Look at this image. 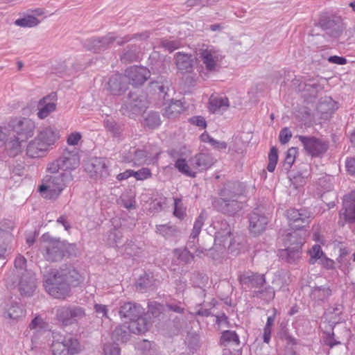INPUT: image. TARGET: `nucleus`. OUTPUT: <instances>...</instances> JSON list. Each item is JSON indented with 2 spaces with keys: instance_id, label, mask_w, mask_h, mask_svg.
Returning a JSON list of instances; mask_svg holds the SVG:
<instances>
[{
  "instance_id": "nucleus-1",
  "label": "nucleus",
  "mask_w": 355,
  "mask_h": 355,
  "mask_svg": "<svg viewBox=\"0 0 355 355\" xmlns=\"http://www.w3.org/2000/svg\"><path fill=\"white\" fill-rule=\"evenodd\" d=\"M35 129V122L28 118L13 121L12 130L0 127V157H15L21 153L24 143L33 136Z\"/></svg>"
},
{
  "instance_id": "nucleus-2",
  "label": "nucleus",
  "mask_w": 355,
  "mask_h": 355,
  "mask_svg": "<svg viewBox=\"0 0 355 355\" xmlns=\"http://www.w3.org/2000/svg\"><path fill=\"white\" fill-rule=\"evenodd\" d=\"M245 187L239 182H230L221 189L218 201L220 211L228 215H234L242 208L239 198L244 194Z\"/></svg>"
},
{
  "instance_id": "nucleus-3",
  "label": "nucleus",
  "mask_w": 355,
  "mask_h": 355,
  "mask_svg": "<svg viewBox=\"0 0 355 355\" xmlns=\"http://www.w3.org/2000/svg\"><path fill=\"white\" fill-rule=\"evenodd\" d=\"M49 173L50 175H46L44 178L38 191L44 198L55 200L61 194L66 184L72 180V175L69 173L60 171Z\"/></svg>"
},
{
  "instance_id": "nucleus-4",
  "label": "nucleus",
  "mask_w": 355,
  "mask_h": 355,
  "mask_svg": "<svg viewBox=\"0 0 355 355\" xmlns=\"http://www.w3.org/2000/svg\"><path fill=\"white\" fill-rule=\"evenodd\" d=\"M159 151L151 145L141 147H133L129 150L128 155L124 157V160L133 163L134 166L151 164L157 162Z\"/></svg>"
},
{
  "instance_id": "nucleus-5",
  "label": "nucleus",
  "mask_w": 355,
  "mask_h": 355,
  "mask_svg": "<svg viewBox=\"0 0 355 355\" xmlns=\"http://www.w3.org/2000/svg\"><path fill=\"white\" fill-rule=\"evenodd\" d=\"M79 164L80 157L78 151L66 148L58 159L49 163L46 171L71 173V171L78 168Z\"/></svg>"
},
{
  "instance_id": "nucleus-6",
  "label": "nucleus",
  "mask_w": 355,
  "mask_h": 355,
  "mask_svg": "<svg viewBox=\"0 0 355 355\" xmlns=\"http://www.w3.org/2000/svg\"><path fill=\"white\" fill-rule=\"evenodd\" d=\"M40 248L44 257L47 261L55 262L60 261L63 258L67 245L64 242L44 234L41 237Z\"/></svg>"
},
{
  "instance_id": "nucleus-7",
  "label": "nucleus",
  "mask_w": 355,
  "mask_h": 355,
  "mask_svg": "<svg viewBox=\"0 0 355 355\" xmlns=\"http://www.w3.org/2000/svg\"><path fill=\"white\" fill-rule=\"evenodd\" d=\"M44 286L49 295L55 298H64L70 292L69 283L57 271L45 275Z\"/></svg>"
},
{
  "instance_id": "nucleus-8",
  "label": "nucleus",
  "mask_w": 355,
  "mask_h": 355,
  "mask_svg": "<svg viewBox=\"0 0 355 355\" xmlns=\"http://www.w3.org/2000/svg\"><path fill=\"white\" fill-rule=\"evenodd\" d=\"M198 55L207 71L216 72L219 70L223 55L218 49L203 44L199 49Z\"/></svg>"
},
{
  "instance_id": "nucleus-9",
  "label": "nucleus",
  "mask_w": 355,
  "mask_h": 355,
  "mask_svg": "<svg viewBox=\"0 0 355 355\" xmlns=\"http://www.w3.org/2000/svg\"><path fill=\"white\" fill-rule=\"evenodd\" d=\"M148 37L149 33L147 32L142 33L140 34H135L132 37L126 35L124 37H119L116 36L114 33H110L105 37L92 39L90 41L91 48L95 52H99L106 49L107 47L110 46V44H112L114 42H116L118 45H122L124 43L130 41L133 37H139L141 39L145 40Z\"/></svg>"
},
{
  "instance_id": "nucleus-10",
  "label": "nucleus",
  "mask_w": 355,
  "mask_h": 355,
  "mask_svg": "<svg viewBox=\"0 0 355 355\" xmlns=\"http://www.w3.org/2000/svg\"><path fill=\"white\" fill-rule=\"evenodd\" d=\"M56 319L64 326L77 323L86 316L85 310L79 306L58 307L55 311Z\"/></svg>"
},
{
  "instance_id": "nucleus-11",
  "label": "nucleus",
  "mask_w": 355,
  "mask_h": 355,
  "mask_svg": "<svg viewBox=\"0 0 355 355\" xmlns=\"http://www.w3.org/2000/svg\"><path fill=\"white\" fill-rule=\"evenodd\" d=\"M306 152L312 157H320L326 153L329 144L315 137L298 136Z\"/></svg>"
},
{
  "instance_id": "nucleus-12",
  "label": "nucleus",
  "mask_w": 355,
  "mask_h": 355,
  "mask_svg": "<svg viewBox=\"0 0 355 355\" xmlns=\"http://www.w3.org/2000/svg\"><path fill=\"white\" fill-rule=\"evenodd\" d=\"M147 101L144 96H139L136 93L130 92L126 102L121 106V112L129 116L138 114L146 110Z\"/></svg>"
},
{
  "instance_id": "nucleus-13",
  "label": "nucleus",
  "mask_w": 355,
  "mask_h": 355,
  "mask_svg": "<svg viewBox=\"0 0 355 355\" xmlns=\"http://www.w3.org/2000/svg\"><path fill=\"white\" fill-rule=\"evenodd\" d=\"M85 170L95 178H104L109 175L106 160L101 157L90 159L85 165Z\"/></svg>"
},
{
  "instance_id": "nucleus-14",
  "label": "nucleus",
  "mask_w": 355,
  "mask_h": 355,
  "mask_svg": "<svg viewBox=\"0 0 355 355\" xmlns=\"http://www.w3.org/2000/svg\"><path fill=\"white\" fill-rule=\"evenodd\" d=\"M286 216L291 228L300 230L309 224L310 213L306 209H290L286 211Z\"/></svg>"
},
{
  "instance_id": "nucleus-15",
  "label": "nucleus",
  "mask_w": 355,
  "mask_h": 355,
  "mask_svg": "<svg viewBox=\"0 0 355 355\" xmlns=\"http://www.w3.org/2000/svg\"><path fill=\"white\" fill-rule=\"evenodd\" d=\"M57 106V95L55 92L41 98L37 104V116L40 119H44L55 112Z\"/></svg>"
},
{
  "instance_id": "nucleus-16",
  "label": "nucleus",
  "mask_w": 355,
  "mask_h": 355,
  "mask_svg": "<svg viewBox=\"0 0 355 355\" xmlns=\"http://www.w3.org/2000/svg\"><path fill=\"white\" fill-rule=\"evenodd\" d=\"M127 80H130L132 85L139 86L143 85L150 76V71L144 67L132 66L126 69Z\"/></svg>"
},
{
  "instance_id": "nucleus-17",
  "label": "nucleus",
  "mask_w": 355,
  "mask_h": 355,
  "mask_svg": "<svg viewBox=\"0 0 355 355\" xmlns=\"http://www.w3.org/2000/svg\"><path fill=\"white\" fill-rule=\"evenodd\" d=\"M239 282L241 285L245 286L248 288H255L260 290L266 284V277L263 274L247 271L239 277Z\"/></svg>"
},
{
  "instance_id": "nucleus-18",
  "label": "nucleus",
  "mask_w": 355,
  "mask_h": 355,
  "mask_svg": "<svg viewBox=\"0 0 355 355\" xmlns=\"http://www.w3.org/2000/svg\"><path fill=\"white\" fill-rule=\"evenodd\" d=\"M340 215L344 217L346 222L355 223V190L344 196Z\"/></svg>"
},
{
  "instance_id": "nucleus-19",
  "label": "nucleus",
  "mask_w": 355,
  "mask_h": 355,
  "mask_svg": "<svg viewBox=\"0 0 355 355\" xmlns=\"http://www.w3.org/2000/svg\"><path fill=\"white\" fill-rule=\"evenodd\" d=\"M36 138L49 150L59 139V131L50 126L44 127L38 132Z\"/></svg>"
},
{
  "instance_id": "nucleus-20",
  "label": "nucleus",
  "mask_w": 355,
  "mask_h": 355,
  "mask_svg": "<svg viewBox=\"0 0 355 355\" xmlns=\"http://www.w3.org/2000/svg\"><path fill=\"white\" fill-rule=\"evenodd\" d=\"M230 107L227 97L223 95L212 94L209 99V110L213 114H223Z\"/></svg>"
},
{
  "instance_id": "nucleus-21",
  "label": "nucleus",
  "mask_w": 355,
  "mask_h": 355,
  "mask_svg": "<svg viewBox=\"0 0 355 355\" xmlns=\"http://www.w3.org/2000/svg\"><path fill=\"white\" fill-rule=\"evenodd\" d=\"M128 88L126 76L121 74L112 76L108 81V89L113 95H121Z\"/></svg>"
},
{
  "instance_id": "nucleus-22",
  "label": "nucleus",
  "mask_w": 355,
  "mask_h": 355,
  "mask_svg": "<svg viewBox=\"0 0 355 355\" xmlns=\"http://www.w3.org/2000/svg\"><path fill=\"white\" fill-rule=\"evenodd\" d=\"M223 227L216 232L215 244L223 245L224 248H233L234 239L232 238L231 227L227 223L221 224Z\"/></svg>"
},
{
  "instance_id": "nucleus-23",
  "label": "nucleus",
  "mask_w": 355,
  "mask_h": 355,
  "mask_svg": "<svg viewBox=\"0 0 355 355\" xmlns=\"http://www.w3.org/2000/svg\"><path fill=\"white\" fill-rule=\"evenodd\" d=\"M214 162V158L209 153H199L189 159L191 165L196 169V173L210 168Z\"/></svg>"
},
{
  "instance_id": "nucleus-24",
  "label": "nucleus",
  "mask_w": 355,
  "mask_h": 355,
  "mask_svg": "<svg viewBox=\"0 0 355 355\" xmlns=\"http://www.w3.org/2000/svg\"><path fill=\"white\" fill-rule=\"evenodd\" d=\"M35 287V277L34 274L30 271L26 270L22 273L19 283V289L21 294L29 296L33 294Z\"/></svg>"
},
{
  "instance_id": "nucleus-25",
  "label": "nucleus",
  "mask_w": 355,
  "mask_h": 355,
  "mask_svg": "<svg viewBox=\"0 0 355 355\" xmlns=\"http://www.w3.org/2000/svg\"><path fill=\"white\" fill-rule=\"evenodd\" d=\"M57 272L70 286H76L82 281V276L72 266H64Z\"/></svg>"
},
{
  "instance_id": "nucleus-26",
  "label": "nucleus",
  "mask_w": 355,
  "mask_h": 355,
  "mask_svg": "<svg viewBox=\"0 0 355 355\" xmlns=\"http://www.w3.org/2000/svg\"><path fill=\"white\" fill-rule=\"evenodd\" d=\"M141 313V306L131 302H124L121 304L119 311L121 318L128 319L130 321L139 316Z\"/></svg>"
},
{
  "instance_id": "nucleus-27",
  "label": "nucleus",
  "mask_w": 355,
  "mask_h": 355,
  "mask_svg": "<svg viewBox=\"0 0 355 355\" xmlns=\"http://www.w3.org/2000/svg\"><path fill=\"white\" fill-rule=\"evenodd\" d=\"M249 229L254 234H259L263 232L268 223V218L258 213L254 212L250 214Z\"/></svg>"
},
{
  "instance_id": "nucleus-28",
  "label": "nucleus",
  "mask_w": 355,
  "mask_h": 355,
  "mask_svg": "<svg viewBox=\"0 0 355 355\" xmlns=\"http://www.w3.org/2000/svg\"><path fill=\"white\" fill-rule=\"evenodd\" d=\"M175 64L178 69L182 73H191L193 69V60L192 55L182 52H178L175 55Z\"/></svg>"
},
{
  "instance_id": "nucleus-29",
  "label": "nucleus",
  "mask_w": 355,
  "mask_h": 355,
  "mask_svg": "<svg viewBox=\"0 0 355 355\" xmlns=\"http://www.w3.org/2000/svg\"><path fill=\"white\" fill-rule=\"evenodd\" d=\"M206 218L207 215L205 211L203 210L201 211V213L194 222L193 227L187 243L189 248H193L194 247H196V244L198 241V236L201 232V229L204 225Z\"/></svg>"
},
{
  "instance_id": "nucleus-30",
  "label": "nucleus",
  "mask_w": 355,
  "mask_h": 355,
  "mask_svg": "<svg viewBox=\"0 0 355 355\" xmlns=\"http://www.w3.org/2000/svg\"><path fill=\"white\" fill-rule=\"evenodd\" d=\"M300 241L295 246H286V248L279 250L280 258L288 263H293L300 259L301 255Z\"/></svg>"
},
{
  "instance_id": "nucleus-31",
  "label": "nucleus",
  "mask_w": 355,
  "mask_h": 355,
  "mask_svg": "<svg viewBox=\"0 0 355 355\" xmlns=\"http://www.w3.org/2000/svg\"><path fill=\"white\" fill-rule=\"evenodd\" d=\"M47 151L36 137L26 146V155L31 158L42 157Z\"/></svg>"
},
{
  "instance_id": "nucleus-32",
  "label": "nucleus",
  "mask_w": 355,
  "mask_h": 355,
  "mask_svg": "<svg viewBox=\"0 0 355 355\" xmlns=\"http://www.w3.org/2000/svg\"><path fill=\"white\" fill-rule=\"evenodd\" d=\"M150 323L146 320V318L138 316L130 320L128 329L131 333L135 334H144L148 330Z\"/></svg>"
},
{
  "instance_id": "nucleus-33",
  "label": "nucleus",
  "mask_w": 355,
  "mask_h": 355,
  "mask_svg": "<svg viewBox=\"0 0 355 355\" xmlns=\"http://www.w3.org/2000/svg\"><path fill=\"white\" fill-rule=\"evenodd\" d=\"M155 232L166 239H171L177 237L180 234V230L177 226L168 223L164 225H157Z\"/></svg>"
},
{
  "instance_id": "nucleus-34",
  "label": "nucleus",
  "mask_w": 355,
  "mask_h": 355,
  "mask_svg": "<svg viewBox=\"0 0 355 355\" xmlns=\"http://www.w3.org/2000/svg\"><path fill=\"white\" fill-rule=\"evenodd\" d=\"M331 295V290L329 286H315L311 289L310 297L315 301H324Z\"/></svg>"
},
{
  "instance_id": "nucleus-35",
  "label": "nucleus",
  "mask_w": 355,
  "mask_h": 355,
  "mask_svg": "<svg viewBox=\"0 0 355 355\" xmlns=\"http://www.w3.org/2000/svg\"><path fill=\"white\" fill-rule=\"evenodd\" d=\"M292 85L295 87V89L298 92H307L310 96H315L320 85L317 83H304L300 82L299 79H294L292 80Z\"/></svg>"
},
{
  "instance_id": "nucleus-36",
  "label": "nucleus",
  "mask_w": 355,
  "mask_h": 355,
  "mask_svg": "<svg viewBox=\"0 0 355 355\" xmlns=\"http://www.w3.org/2000/svg\"><path fill=\"white\" fill-rule=\"evenodd\" d=\"M220 343L225 347H238L240 345L239 336L234 331H224L220 338Z\"/></svg>"
},
{
  "instance_id": "nucleus-37",
  "label": "nucleus",
  "mask_w": 355,
  "mask_h": 355,
  "mask_svg": "<svg viewBox=\"0 0 355 355\" xmlns=\"http://www.w3.org/2000/svg\"><path fill=\"white\" fill-rule=\"evenodd\" d=\"M175 167L182 174L194 178L196 175V169L191 165L187 164L184 159H178L175 163Z\"/></svg>"
},
{
  "instance_id": "nucleus-38",
  "label": "nucleus",
  "mask_w": 355,
  "mask_h": 355,
  "mask_svg": "<svg viewBox=\"0 0 355 355\" xmlns=\"http://www.w3.org/2000/svg\"><path fill=\"white\" fill-rule=\"evenodd\" d=\"M305 232H300L297 231H293L286 234L284 239V243L286 246H295L297 243L300 241V247L302 246L304 241Z\"/></svg>"
},
{
  "instance_id": "nucleus-39",
  "label": "nucleus",
  "mask_w": 355,
  "mask_h": 355,
  "mask_svg": "<svg viewBox=\"0 0 355 355\" xmlns=\"http://www.w3.org/2000/svg\"><path fill=\"white\" fill-rule=\"evenodd\" d=\"M68 352V355L78 354L81 351V345L78 339L73 336H68L62 340Z\"/></svg>"
},
{
  "instance_id": "nucleus-40",
  "label": "nucleus",
  "mask_w": 355,
  "mask_h": 355,
  "mask_svg": "<svg viewBox=\"0 0 355 355\" xmlns=\"http://www.w3.org/2000/svg\"><path fill=\"white\" fill-rule=\"evenodd\" d=\"M25 315V311L19 303H13L4 313V317L10 320H17Z\"/></svg>"
},
{
  "instance_id": "nucleus-41",
  "label": "nucleus",
  "mask_w": 355,
  "mask_h": 355,
  "mask_svg": "<svg viewBox=\"0 0 355 355\" xmlns=\"http://www.w3.org/2000/svg\"><path fill=\"white\" fill-rule=\"evenodd\" d=\"M130 333H131V331H129L128 327L120 326L114 330L112 337L115 341L125 343L129 339Z\"/></svg>"
},
{
  "instance_id": "nucleus-42",
  "label": "nucleus",
  "mask_w": 355,
  "mask_h": 355,
  "mask_svg": "<svg viewBox=\"0 0 355 355\" xmlns=\"http://www.w3.org/2000/svg\"><path fill=\"white\" fill-rule=\"evenodd\" d=\"M181 110V103L179 101H175L164 109L163 115L167 118H175L180 113Z\"/></svg>"
},
{
  "instance_id": "nucleus-43",
  "label": "nucleus",
  "mask_w": 355,
  "mask_h": 355,
  "mask_svg": "<svg viewBox=\"0 0 355 355\" xmlns=\"http://www.w3.org/2000/svg\"><path fill=\"white\" fill-rule=\"evenodd\" d=\"M40 23V21L37 18L32 15H27L23 18L18 19L15 21V24L17 26L28 28L36 26Z\"/></svg>"
},
{
  "instance_id": "nucleus-44",
  "label": "nucleus",
  "mask_w": 355,
  "mask_h": 355,
  "mask_svg": "<svg viewBox=\"0 0 355 355\" xmlns=\"http://www.w3.org/2000/svg\"><path fill=\"white\" fill-rule=\"evenodd\" d=\"M104 124L107 130L110 132L114 137H119L121 135L123 128L119 123L113 120L107 119L104 121Z\"/></svg>"
},
{
  "instance_id": "nucleus-45",
  "label": "nucleus",
  "mask_w": 355,
  "mask_h": 355,
  "mask_svg": "<svg viewBox=\"0 0 355 355\" xmlns=\"http://www.w3.org/2000/svg\"><path fill=\"white\" fill-rule=\"evenodd\" d=\"M139 51L136 46H131L125 50L121 59L123 62H130L137 60L139 58Z\"/></svg>"
},
{
  "instance_id": "nucleus-46",
  "label": "nucleus",
  "mask_w": 355,
  "mask_h": 355,
  "mask_svg": "<svg viewBox=\"0 0 355 355\" xmlns=\"http://www.w3.org/2000/svg\"><path fill=\"white\" fill-rule=\"evenodd\" d=\"M161 123L159 115L157 112H150L144 119L145 125L155 128L159 125Z\"/></svg>"
},
{
  "instance_id": "nucleus-47",
  "label": "nucleus",
  "mask_w": 355,
  "mask_h": 355,
  "mask_svg": "<svg viewBox=\"0 0 355 355\" xmlns=\"http://www.w3.org/2000/svg\"><path fill=\"white\" fill-rule=\"evenodd\" d=\"M297 153V148L292 147L289 148L286 153L284 162V167L286 170L289 171L294 163Z\"/></svg>"
},
{
  "instance_id": "nucleus-48",
  "label": "nucleus",
  "mask_w": 355,
  "mask_h": 355,
  "mask_svg": "<svg viewBox=\"0 0 355 355\" xmlns=\"http://www.w3.org/2000/svg\"><path fill=\"white\" fill-rule=\"evenodd\" d=\"M174 254L178 260L185 263H190L193 259V254L187 249H176Z\"/></svg>"
},
{
  "instance_id": "nucleus-49",
  "label": "nucleus",
  "mask_w": 355,
  "mask_h": 355,
  "mask_svg": "<svg viewBox=\"0 0 355 355\" xmlns=\"http://www.w3.org/2000/svg\"><path fill=\"white\" fill-rule=\"evenodd\" d=\"M122 236L121 230L114 228L108 235V242L110 245L118 247L121 243Z\"/></svg>"
},
{
  "instance_id": "nucleus-50",
  "label": "nucleus",
  "mask_w": 355,
  "mask_h": 355,
  "mask_svg": "<svg viewBox=\"0 0 355 355\" xmlns=\"http://www.w3.org/2000/svg\"><path fill=\"white\" fill-rule=\"evenodd\" d=\"M254 296L270 300L275 297V291L271 286H268L266 287L264 290L260 289L255 291Z\"/></svg>"
},
{
  "instance_id": "nucleus-51",
  "label": "nucleus",
  "mask_w": 355,
  "mask_h": 355,
  "mask_svg": "<svg viewBox=\"0 0 355 355\" xmlns=\"http://www.w3.org/2000/svg\"><path fill=\"white\" fill-rule=\"evenodd\" d=\"M148 307V313L155 318L159 317L161 313L166 311L163 305L156 302H149Z\"/></svg>"
},
{
  "instance_id": "nucleus-52",
  "label": "nucleus",
  "mask_w": 355,
  "mask_h": 355,
  "mask_svg": "<svg viewBox=\"0 0 355 355\" xmlns=\"http://www.w3.org/2000/svg\"><path fill=\"white\" fill-rule=\"evenodd\" d=\"M173 214L175 217L182 219L186 215V208L184 207L180 198L174 199Z\"/></svg>"
},
{
  "instance_id": "nucleus-53",
  "label": "nucleus",
  "mask_w": 355,
  "mask_h": 355,
  "mask_svg": "<svg viewBox=\"0 0 355 355\" xmlns=\"http://www.w3.org/2000/svg\"><path fill=\"white\" fill-rule=\"evenodd\" d=\"M278 160L277 150L275 147L271 148L268 155V164L267 169L269 172H273Z\"/></svg>"
},
{
  "instance_id": "nucleus-54",
  "label": "nucleus",
  "mask_w": 355,
  "mask_h": 355,
  "mask_svg": "<svg viewBox=\"0 0 355 355\" xmlns=\"http://www.w3.org/2000/svg\"><path fill=\"white\" fill-rule=\"evenodd\" d=\"M52 355H68V352L63 342H53L51 345Z\"/></svg>"
},
{
  "instance_id": "nucleus-55",
  "label": "nucleus",
  "mask_w": 355,
  "mask_h": 355,
  "mask_svg": "<svg viewBox=\"0 0 355 355\" xmlns=\"http://www.w3.org/2000/svg\"><path fill=\"white\" fill-rule=\"evenodd\" d=\"M311 263H314L317 260H320L324 256L321 247L319 245H314L309 251Z\"/></svg>"
},
{
  "instance_id": "nucleus-56",
  "label": "nucleus",
  "mask_w": 355,
  "mask_h": 355,
  "mask_svg": "<svg viewBox=\"0 0 355 355\" xmlns=\"http://www.w3.org/2000/svg\"><path fill=\"white\" fill-rule=\"evenodd\" d=\"M132 176L135 177L137 180H144L150 178L152 176V173L148 168H142L137 171L132 170Z\"/></svg>"
},
{
  "instance_id": "nucleus-57",
  "label": "nucleus",
  "mask_w": 355,
  "mask_h": 355,
  "mask_svg": "<svg viewBox=\"0 0 355 355\" xmlns=\"http://www.w3.org/2000/svg\"><path fill=\"white\" fill-rule=\"evenodd\" d=\"M219 0H187L186 4L188 7L205 6L211 5Z\"/></svg>"
},
{
  "instance_id": "nucleus-58",
  "label": "nucleus",
  "mask_w": 355,
  "mask_h": 355,
  "mask_svg": "<svg viewBox=\"0 0 355 355\" xmlns=\"http://www.w3.org/2000/svg\"><path fill=\"white\" fill-rule=\"evenodd\" d=\"M82 139V135L79 132H71L67 139V143L69 146H76Z\"/></svg>"
},
{
  "instance_id": "nucleus-59",
  "label": "nucleus",
  "mask_w": 355,
  "mask_h": 355,
  "mask_svg": "<svg viewBox=\"0 0 355 355\" xmlns=\"http://www.w3.org/2000/svg\"><path fill=\"white\" fill-rule=\"evenodd\" d=\"M94 309L97 314V315L101 318H108L107 316V306L104 304H95L94 306Z\"/></svg>"
},
{
  "instance_id": "nucleus-60",
  "label": "nucleus",
  "mask_w": 355,
  "mask_h": 355,
  "mask_svg": "<svg viewBox=\"0 0 355 355\" xmlns=\"http://www.w3.org/2000/svg\"><path fill=\"white\" fill-rule=\"evenodd\" d=\"M292 137V133L288 128H284L279 132V141L282 144H287Z\"/></svg>"
},
{
  "instance_id": "nucleus-61",
  "label": "nucleus",
  "mask_w": 355,
  "mask_h": 355,
  "mask_svg": "<svg viewBox=\"0 0 355 355\" xmlns=\"http://www.w3.org/2000/svg\"><path fill=\"white\" fill-rule=\"evenodd\" d=\"M103 350L104 355H120V349L116 345L106 344Z\"/></svg>"
},
{
  "instance_id": "nucleus-62",
  "label": "nucleus",
  "mask_w": 355,
  "mask_h": 355,
  "mask_svg": "<svg viewBox=\"0 0 355 355\" xmlns=\"http://www.w3.org/2000/svg\"><path fill=\"white\" fill-rule=\"evenodd\" d=\"M159 46L171 52L173 51L179 47L178 42L175 41H168L167 40H162L160 42Z\"/></svg>"
},
{
  "instance_id": "nucleus-63",
  "label": "nucleus",
  "mask_w": 355,
  "mask_h": 355,
  "mask_svg": "<svg viewBox=\"0 0 355 355\" xmlns=\"http://www.w3.org/2000/svg\"><path fill=\"white\" fill-rule=\"evenodd\" d=\"M166 310L173 311L178 313H183L184 308L182 306L180 302L179 303H168L166 305Z\"/></svg>"
},
{
  "instance_id": "nucleus-64",
  "label": "nucleus",
  "mask_w": 355,
  "mask_h": 355,
  "mask_svg": "<svg viewBox=\"0 0 355 355\" xmlns=\"http://www.w3.org/2000/svg\"><path fill=\"white\" fill-rule=\"evenodd\" d=\"M346 167L347 168V171L350 174L355 175V157H352L347 159Z\"/></svg>"
}]
</instances>
